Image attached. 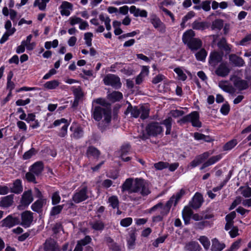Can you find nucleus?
Listing matches in <instances>:
<instances>
[{"label": "nucleus", "instance_id": "58", "mask_svg": "<svg viewBox=\"0 0 251 251\" xmlns=\"http://www.w3.org/2000/svg\"><path fill=\"white\" fill-rule=\"evenodd\" d=\"M130 149V146L129 144H126L123 145L121 148V156L123 157L124 155H126Z\"/></svg>", "mask_w": 251, "mask_h": 251}, {"label": "nucleus", "instance_id": "26", "mask_svg": "<svg viewBox=\"0 0 251 251\" xmlns=\"http://www.w3.org/2000/svg\"><path fill=\"white\" fill-rule=\"evenodd\" d=\"M44 169L43 164L42 162H37L31 166L29 171L33 172L36 176H39L42 172Z\"/></svg>", "mask_w": 251, "mask_h": 251}, {"label": "nucleus", "instance_id": "44", "mask_svg": "<svg viewBox=\"0 0 251 251\" xmlns=\"http://www.w3.org/2000/svg\"><path fill=\"white\" fill-rule=\"evenodd\" d=\"M109 98L114 101H118L123 98V94L118 91H114L110 94Z\"/></svg>", "mask_w": 251, "mask_h": 251}, {"label": "nucleus", "instance_id": "9", "mask_svg": "<svg viewBox=\"0 0 251 251\" xmlns=\"http://www.w3.org/2000/svg\"><path fill=\"white\" fill-rule=\"evenodd\" d=\"M150 21L155 28L157 29L161 32H165L166 30L165 25L161 22L160 19L156 14H151L150 16Z\"/></svg>", "mask_w": 251, "mask_h": 251}, {"label": "nucleus", "instance_id": "2", "mask_svg": "<svg viewBox=\"0 0 251 251\" xmlns=\"http://www.w3.org/2000/svg\"><path fill=\"white\" fill-rule=\"evenodd\" d=\"M92 114L93 118L97 121H100L103 117V120L98 124V126L101 130L104 129L111 122V110L107 107L101 106H93Z\"/></svg>", "mask_w": 251, "mask_h": 251}, {"label": "nucleus", "instance_id": "36", "mask_svg": "<svg viewBox=\"0 0 251 251\" xmlns=\"http://www.w3.org/2000/svg\"><path fill=\"white\" fill-rule=\"evenodd\" d=\"M89 225L95 230H102L104 227V224L101 221L90 222Z\"/></svg>", "mask_w": 251, "mask_h": 251}, {"label": "nucleus", "instance_id": "16", "mask_svg": "<svg viewBox=\"0 0 251 251\" xmlns=\"http://www.w3.org/2000/svg\"><path fill=\"white\" fill-rule=\"evenodd\" d=\"M2 226L11 228L13 226L20 223L19 219L17 217H13L11 215L8 216L2 221Z\"/></svg>", "mask_w": 251, "mask_h": 251}, {"label": "nucleus", "instance_id": "46", "mask_svg": "<svg viewBox=\"0 0 251 251\" xmlns=\"http://www.w3.org/2000/svg\"><path fill=\"white\" fill-rule=\"evenodd\" d=\"M71 90L73 92L75 98L80 99L82 97L83 93L80 87H72Z\"/></svg>", "mask_w": 251, "mask_h": 251}, {"label": "nucleus", "instance_id": "27", "mask_svg": "<svg viewBox=\"0 0 251 251\" xmlns=\"http://www.w3.org/2000/svg\"><path fill=\"white\" fill-rule=\"evenodd\" d=\"M13 195H9L2 197L0 201V206L5 208L11 206L13 203Z\"/></svg>", "mask_w": 251, "mask_h": 251}, {"label": "nucleus", "instance_id": "17", "mask_svg": "<svg viewBox=\"0 0 251 251\" xmlns=\"http://www.w3.org/2000/svg\"><path fill=\"white\" fill-rule=\"evenodd\" d=\"M203 201L202 195L199 193H196L192 200L189 202V205L194 209H198L201 207Z\"/></svg>", "mask_w": 251, "mask_h": 251}, {"label": "nucleus", "instance_id": "1", "mask_svg": "<svg viewBox=\"0 0 251 251\" xmlns=\"http://www.w3.org/2000/svg\"><path fill=\"white\" fill-rule=\"evenodd\" d=\"M122 192L127 191L129 194L139 193L145 197L151 193V190L147 182L141 178H128L122 185Z\"/></svg>", "mask_w": 251, "mask_h": 251}, {"label": "nucleus", "instance_id": "20", "mask_svg": "<svg viewBox=\"0 0 251 251\" xmlns=\"http://www.w3.org/2000/svg\"><path fill=\"white\" fill-rule=\"evenodd\" d=\"M73 4L70 2L66 1H64L60 6L61 9L60 13L62 16H69L70 15V11L73 9Z\"/></svg>", "mask_w": 251, "mask_h": 251}, {"label": "nucleus", "instance_id": "35", "mask_svg": "<svg viewBox=\"0 0 251 251\" xmlns=\"http://www.w3.org/2000/svg\"><path fill=\"white\" fill-rule=\"evenodd\" d=\"M194 137L195 139L197 140H203L206 142H211L214 141V139L209 136L205 135L203 134L198 132L194 133Z\"/></svg>", "mask_w": 251, "mask_h": 251}, {"label": "nucleus", "instance_id": "30", "mask_svg": "<svg viewBox=\"0 0 251 251\" xmlns=\"http://www.w3.org/2000/svg\"><path fill=\"white\" fill-rule=\"evenodd\" d=\"M46 200L45 199H39L32 204L31 208L34 211L40 212L43 205L46 203Z\"/></svg>", "mask_w": 251, "mask_h": 251}, {"label": "nucleus", "instance_id": "57", "mask_svg": "<svg viewBox=\"0 0 251 251\" xmlns=\"http://www.w3.org/2000/svg\"><path fill=\"white\" fill-rule=\"evenodd\" d=\"M132 222L131 218L128 217L122 219L120 222V224L122 226L127 227L130 226Z\"/></svg>", "mask_w": 251, "mask_h": 251}, {"label": "nucleus", "instance_id": "18", "mask_svg": "<svg viewBox=\"0 0 251 251\" xmlns=\"http://www.w3.org/2000/svg\"><path fill=\"white\" fill-rule=\"evenodd\" d=\"M45 251H60L56 241L51 238L47 239L44 244Z\"/></svg>", "mask_w": 251, "mask_h": 251}, {"label": "nucleus", "instance_id": "11", "mask_svg": "<svg viewBox=\"0 0 251 251\" xmlns=\"http://www.w3.org/2000/svg\"><path fill=\"white\" fill-rule=\"evenodd\" d=\"M21 225L24 227H29L33 219V213L30 211H25L21 214Z\"/></svg>", "mask_w": 251, "mask_h": 251}, {"label": "nucleus", "instance_id": "31", "mask_svg": "<svg viewBox=\"0 0 251 251\" xmlns=\"http://www.w3.org/2000/svg\"><path fill=\"white\" fill-rule=\"evenodd\" d=\"M208 27V24L206 22H199L198 21H195L192 24V27L195 30H203Z\"/></svg>", "mask_w": 251, "mask_h": 251}, {"label": "nucleus", "instance_id": "21", "mask_svg": "<svg viewBox=\"0 0 251 251\" xmlns=\"http://www.w3.org/2000/svg\"><path fill=\"white\" fill-rule=\"evenodd\" d=\"M157 209L160 210V214L162 216L167 215L170 210L169 207L166 205H163L162 202H159L151 208L150 210V212L155 211Z\"/></svg>", "mask_w": 251, "mask_h": 251}, {"label": "nucleus", "instance_id": "7", "mask_svg": "<svg viewBox=\"0 0 251 251\" xmlns=\"http://www.w3.org/2000/svg\"><path fill=\"white\" fill-rule=\"evenodd\" d=\"M103 81L105 85H110L116 89L120 88L122 84L120 78L113 74L107 75L103 78Z\"/></svg>", "mask_w": 251, "mask_h": 251}, {"label": "nucleus", "instance_id": "24", "mask_svg": "<svg viewBox=\"0 0 251 251\" xmlns=\"http://www.w3.org/2000/svg\"><path fill=\"white\" fill-rule=\"evenodd\" d=\"M129 11L136 17L140 16L141 17L146 18L148 16V12L146 10L137 8L134 5L130 7Z\"/></svg>", "mask_w": 251, "mask_h": 251}, {"label": "nucleus", "instance_id": "8", "mask_svg": "<svg viewBox=\"0 0 251 251\" xmlns=\"http://www.w3.org/2000/svg\"><path fill=\"white\" fill-rule=\"evenodd\" d=\"M88 198L87 187L84 186L81 189L76 191L73 196V201L76 203H80Z\"/></svg>", "mask_w": 251, "mask_h": 251}, {"label": "nucleus", "instance_id": "53", "mask_svg": "<svg viewBox=\"0 0 251 251\" xmlns=\"http://www.w3.org/2000/svg\"><path fill=\"white\" fill-rule=\"evenodd\" d=\"M174 71L178 75L179 79L184 81L186 79V75L183 73V71L179 68H176L175 69Z\"/></svg>", "mask_w": 251, "mask_h": 251}, {"label": "nucleus", "instance_id": "34", "mask_svg": "<svg viewBox=\"0 0 251 251\" xmlns=\"http://www.w3.org/2000/svg\"><path fill=\"white\" fill-rule=\"evenodd\" d=\"M218 47L226 51V53H229L231 51V47L226 43L225 38H223L218 43Z\"/></svg>", "mask_w": 251, "mask_h": 251}, {"label": "nucleus", "instance_id": "10", "mask_svg": "<svg viewBox=\"0 0 251 251\" xmlns=\"http://www.w3.org/2000/svg\"><path fill=\"white\" fill-rule=\"evenodd\" d=\"M230 80L232 82L234 87L239 91L246 89L248 87V83L246 80L236 75L231 76Z\"/></svg>", "mask_w": 251, "mask_h": 251}, {"label": "nucleus", "instance_id": "5", "mask_svg": "<svg viewBox=\"0 0 251 251\" xmlns=\"http://www.w3.org/2000/svg\"><path fill=\"white\" fill-rule=\"evenodd\" d=\"M146 130L149 136L156 137L162 133L163 128L161 123L152 122L147 125Z\"/></svg>", "mask_w": 251, "mask_h": 251}, {"label": "nucleus", "instance_id": "38", "mask_svg": "<svg viewBox=\"0 0 251 251\" xmlns=\"http://www.w3.org/2000/svg\"><path fill=\"white\" fill-rule=\"evenodd\" d=\"M172 118L171 117H169L164 120H163L161 123V124L164 125L166 128V134L169 135L171 133V129H172Z\"/></svg>", "mask_w": 251, "mask_h": 251}, {"label": "nucleus", "instance_id": "42", "mask_svg": "<svg viewBox=\"0 0 251 251\" xmlns=\"http://www.w3.org/2000/svg\"><path fill=\"white\" fill-rule=\"evenodd\" d=\"M223 21L221 19H216L212 22L211 28L212 29L221 30L223 26Z\"/></svg>", "mask_w": 251, "mask_h": 251}, {"label": "nucleus", "instance_id": "19", "mask_svg": "<svg viewBox=\"0 0 251 251\" xmlns=\"http://www.w3.org/2000/svg\"><path fill=\"white\" fill-rule=\"evenodd\" d=\"M33 201V198L31 190H28L24 192L21 200L22 205L27 206Z\"/></svg>", "mask_w": 251, "mask_h": 251}, {"label": "nucleus", "instance_id": "29", "mask_svg": "<svg viewBox=\"0 0 251 251\" xmlns=\"http://www.w3.org/2000/svg\"><path fill=\"white\" fill-rule=\"evenodd\" d=\"M219 87L225 92L228 93H233L235 92V89L228 84L226 81H221L218 83Z\"/></svg>", "mask_w": 251, "mask_h": 251}, {"label": "nucleus", "instance_id": "60", "mask_svg": "<svg viewBox=\"0 0 251 251\" xmlns=\"http://www.w3.org/2000/svg\"><path fill=\"white\" fill-rule=\"evenodd\" d=\"M251 41V34H249L245 36L240 41V45L246 46L249 44Z\"/></svg>", "mask_w": 251, "mask_h": 251}, {"label": "nucleus", "instance_id": "14", "mask_svg": "<svg viewBox=\"0 0 251 251\" xmlns=\"http://www.w3.org/2000/svg\"><path fill=\"white\" fill-rule=\"evenodd\" d=\"M210 153L209 152H205L200 155L197 156L195 158L190 162L189 166L192 168H194L202 163L209 156Z\"/></svg>", "mask_w": 251, "mask_h": 251}, {"label": "nucleus", "instance_id": "41", "mask_svg": "<svg viewBox=\"0 0 251 251\" xmlns=\"http://www.w3.org/2000/svg\"><path fill=\"white\" fill-rule=\"evenodd\" d=\"M50 0H35L34 2V6H38L40 10H45L46 8L47 3Z\"/></svg>", "mask_w": 251, "mask_h": 251}, {"label": "nucleus", "instance_id": "56", "mask_svg": "<svg viewBox=\"0 0 251 251\" xmlns=\"http://www.w3.org/2000/svg\"><path fill=\"white\" fill-rule=\"evenodd\" d=\"M93 34L91 32H87L84 34V39L85 40L86 44L90 47L92 45V37Z\"/></svg>", "mask_w": 251, "mask_h": 251}, {"label": "nucleus", "instance_id": "22", "mask_svg": "<svg viewBox=\"0 0 251 251\" xmlns=\"http://www.w3.org/2000/svg\"><path fill=\"white\" fill-rule=\"evenodd\" d=\"M229 61L230 64L236 67H242L245 64L244 60L235 54L229 55Z\"/></svg>", "mask_w": 251, "mask_h": 251}, {"label": "nucleus", "instance_id": "64", "mask_svg": "<svg viewBox=\"0 0 251 251\" xmlns=\"http://www.w3.org/2000/svg\"><path fill=\"white\" fill-rule=\"evenodd\" d=\"M201 8L205 11H209L210 9V1L209 0H205L201 3Z\"/></svg>", "mask_w": 251, "mask_h": 251}, {"label": "nucleus", "instance_id": "51", "mask_svg": "<svg viewBox=\"0 0 251 251\" xmlns=\"http://www.w3.org/2000/svg\"><path fill=\"white\" fill-rule=\"evenodd\" d=\"M237 144L236 140H232L226 143L224 146L223 149L224 151H228L231 150Z\"/></svg>", "mask_w": 251, "mask_h": 251}, {"label": "nucleus", "instance_id": "47", "mask_svg": "<svg viewBox=\"0 0 251 251\" xmlns=\"http://www.w3.org/2000/svg\"><path fill=\"white\" fill-rule=\"evenodd\" d=\"M63 204L53 206L50 211V215L54 216L59 214L63 208Z\"/></svg>", "mask_w": 251, "mask_h": 251}, {"label": "nucleus", "instance_id": "52", "mask_svg": "<svg viewBox=\"0 0 251 251\" xmlns=\"http://www.w3.org/2000/svg\"><path fill=\"white\" fill-rule=\"evenodd\" d=\"M222 155L219 154L215 156H212L209 159H208V160H207L206 162L208 164L209 166L210 165H212L215 163L216 162H218L219 160H220L222 158Z\"/></svg>", "mask_w": 251, "mask_h": 251}, {"label": "nucleus", "instance_id": "23", "mask_svg": "<svg viewBox=\"0 0 251 251\" xmlns=\"http://www.w3.org/2000/svg\"><path fill=\"white\" fill-rule=\"evenodd\" d=\"M70 130L73 132L72 136L75 139L82 137L83 131L82 128L76 124H73L70 127Z\"/></svg>", "mask_w": 251, "mask_h": 251}, {"label": "nucleus", "instance_id": "39", "mask_svg": "<svg viewBox=\"0 0 251 251\" xmlns=\"http://www.w3.org/2000/svg\"><path fill=\"white\" fill-rule=\"evenodd\" d=\"M59 82L57 80H53L46 82L44 84V86L48 89H54L59 86Z\"/></svg>", "mask_w": 251, "mask_h": 251}, {"label": "nucleus", "instance_id": "63", "mask_svg": "<svg viewBox=\"0 0 251 251\" xmlns=\"http://www.w3.org/2000/svg\"><path fill=\"white\" fill-rule=\"evenodd\" d=\"M68 126L69 124H65L63 125L58 134L60 137H64L67 135Z\"/></svg>", "mask_w": 251, "mask_h": 251}, {"label": "nucleus", "instance_id": "48", "mask_svg": "<svg viewBox=\"0 0 251 251\" xmlns=\"http://www.w3.org/2000/svg\"><path fill=\"white\" fill-rule=\"evenodd\" d=\"M15 31L16 29H13L8 32H5L0 39V43L3 44L6 42L8 40L9 36L13 34Z\"/></svg>", "mask_w": 251, "mask_h": 251}, {"label": "nucleus", "instance_id": "3", "mask_svg": "<svg viewBox=\"0 0 251 251\" xmlns=\"http://www.w3.org/2000/svg\"><path fill=\"white\" fill-rule=\"evenodd\" d=\"M195 33L192 29L186 31L182 36V41L193 52L201 49L202 46V41L198 38H195Z\"/></svg>", "mask_w": 251, "mask_h": 251}, {"label": "nucleus", "instance_id": "62", "mask_svg": "<svg viewBox=\"0 0 251 251\" xmlns=\"http://www.w3.org/2000/svg\"><path fill=\"white\" fill-rule=\"evenodd\" d=\"M208 224L207 221H201L195 224V227L196 229H202Z\"/></svg>", "mask_w": 251, "mask_h": 251}, {"label": "nucleus", "instance_id": "4", "mask_svg": "<svg viewBox=\"0 0 251 251\" xmlns=\"http://www.w3.org/2000/svg\"><path fill=\"white\" fill-rule=\"evenodd\" d=\"M149 111L150 109L147 105L133 107L129 105L127 108L125 114L130 113L131 116L134 118H137L140 117L141 119L144 120L149 117Z\"/></svg>", "mask_w": 251, "mask_h": 251}, {"label": "nucleus", "instance_id": "54", "mask_svg": "<svg viewBox=\"0 0 251 251\" xmlns=\"http://www.w3.org/2000/svg\"><path fill=\"white\" fill-rule=\"evenodd\" d=\"M91 240V237L87 235L83 239L78 241L77 243L83 247L90 243Z\"/></svg>", "mask_w": 251, "mask_h": 251}, {"label": "nucleus", "instance_id": "40", "mask_svg": "<svg viewBox=\"0 0 251 251\" xmlns=\"http://www.w3.org/2000/svg\"><path fill=\"white\" fill-rule=\"evenodd\" d=\"M206 56L207 52L204 49H201L200 50L195 54L196 59L201 61H204Z\"/></svg>", "mask_w": 251, "mask_h": 251}, {"label": "nucleus", "instance_id": "32", "mask_svg": "<svg viewBox=\"0 0 251 251\" xmlns=\"http://www.w3.org/2000/svg\"><path fill=\"white\" fill-rule=\"evenodd\" d=\"M184 249L187 251H200L201 248L198 243L192 241L186 244Z\"/></svg>", "mask_w": 251, "mask_h": 251}, {"label": "nucleus", "instance_id": "61", "mask_svg": "<svg viewBox=\"0 0 251 251\" xmlns=\"http://www.w3.org/2000/svg\"><path fill=\"white\" fill-rule=\"evenodd\" d=\"M33 172H31L29 171V172L27 173L25 175V177L27 180L30 182H33L35 183H36L35 180V176Z\"/></svg>", "mask_w": 251, "mask_h": 251}, {"label": "nucleus", "instance_id": "33", "mask_svg": "<svg viewBox=\"0 0 251 251\" xmlns=\"http://www.w3.org/2000/svg\"><path fill=\"white\" fill-rule=\"evenodd\" d=\"M226 247L224 243H221L217 238L212 240V250L214 251H221Z\"/></svg>", "mask_w": 251, "mask_h": 251}, {"label": "nucleus", "instance_id": "59", "mask_svg": "<svg viewBox=\"0 0 251 251\" xmlns=\"http://www.w3.org/2000/svg\"><path fill=\"white\" fill-rule=\"evenodd\" d=\"M81 21L82 19L76 16H72L69 18L70 24L72 26L77 24H80Z\"/></svg>", "mask_w": 251, "mask_h": 251}, {"label": "nucleus", "instance_id": "13", "mask_svg": "<svg viewBox=\"0 0 251 251\" xmlns=\"http://www.w3.org/2000/svg\"><path fill=\"white\" fill-rule=\"evenodd\" d=\"M223 59V54L218 51H213L210 53L209 58V63L213 67H215Z\"/></svg>", "mask_w": 251, "mask_h": 251}, {"label": "nucleus", "instance_id": "43", "mask_svg": "<svg viewBox=\"0 0 251 251\" xmlns=\"http://www.w3.org/2000/svg\"><path fill=\"white\" fill-rule=\"evenodd\" d=\"M108 202L113 208H118L119 201L116 196H112L109 197Z\"/></svg>", "mask_w": 251, "mask_h": 251}, {"label": "nucleus", "instance_id": "28", "mask_svg": "<svg viewBox=\"0 0 251 251\" xmlns=\"http://www.w3.org/2000/svg\"><path fill=\"white\" fill-rule=\"evenodd\" d=\"M192 215V210L188 206H185L182 211V217L185 225L189 224L191 217Z\"/></svg>", "mask_w": 251, "mask_h": 251}, {"label": "nucleus", "instance_id": "6", "mask_svg": "<svg viewBox=\"0 0 251 251\" xmlns=\"http://www.w3.org/2000/svg\"><path fill=\"white\" fill-rule=\"evenodd\" d=\"M190 122L192 125L194 126L200 127L201 126V123L199 121V113L194 111L183 117L178 122L181 123H185L187 122Z\"/></svg>", "mask_w": 251, "mask_h": 251}, {"label": "nucleus", "instance_id": "45", "mask_svg": "<svg viewBox=\"0 0 251 251\" xmlns=\"http://www.w3.org/2000/svg\"><path fill=\"white\" fill-rule=\"evenodd\" d=\"M199 241L205 250H207L209 248L210 242L207 237L205 236H201Z\"/></svg>", "mask_w": 251, "mask_h": 251}, {"label": "nucleus", "instance_id": "12", "mask_svg": "<svg viewBox=\"0 0 251 251\" xmlns=\"http://www.w3.org/2000/svg\"><path fill=\"white\" fill-rule=\"evenodd\" d=\"M230 71L227 63L226 62H222L217 68L215 73L218 76L224 77L228 75Z\"/></svg>", "mask_w": 251, "mask_h": 251}, {"label": "nucleus", "instance_id": "50", "mask_svg": "<svg viewBox=\"0 0 251 251\" xmlns=\"http://www.w3.org/2000/svg\"><path fill=\"white\" fill-rule=\"evenodd\" d=\"M169 164L166 162L160 161L154 164V167L157 170H161L169 167Z\"/></svg>", "mask_w": 251, "mask_h": 251}, {"label": "nucleus", "instance_id": "25", "mask_svg": "<svg viewBox=\"0 0 251 251\" xmlns=\"http://www.w3.org/2000/svg\"><path fill=\"white\" fill-rule=\"evenodd\" d=\"M86 154L89 158L98 159L100 156V152L96 148L93 146H90L87 148Z\"/></svg>", "mask_w": 251, "mask_h": 251}, {"label": "nucleus", "instance_id": "15", "mask_svg": "<svg viewBox=\"0 0 251 251\" xmlns=\"http://www.w3.org/2000/svg\"><path fill=\"white\" fill-rule=\"evenodd\" d=\"M185 192L184 190L181 189L179 192H177L176 195H174L171 197L170 200L166 202L165 205L170 208H171L173 204L176 206L178 201L185 194Z\"/></svg>", "mask_w": 251, "mask_h": 251}, {"label": "nucleus", "instance_id": "49", "mask_svg": "<svg viewBox=\"0 0 251 251\" xmlns=\"http://www.w3.org/2000/svg\"><path fill=\"white\" fill-rule=\"evenodd\" d=\"M61 200V197L59 195V192L56 191L54 192L51 197L52 204L56 205L59 203Z\"/></svg>", "mask_w": 251, "mask_h": 251}, {"label": "nucleus", "instance_id": "55", "mask_svg": "<svg viewBox=\"0 0 251 251\" xmlns=\"http://www.w3.org/2000/svg\"><path fill=\"white\" fill-rule=\"evenodd\" d=\"M135 234L134 233H131L129 235V237L127 239V244L129 249H132L135 245Z\"/></svg>", "mask_w": 251, "mask_h": 251}, {"label": "nucleus", "instance_id": "37", "mask_svg": "<svg viewBox=\"0 0 251 251\" xmlns=\"http://www.w3.org/2000/svg\"><path fill=\"white\" fill-rule=\"evenodd\" d=\"M23 191V187L21 180L16 179L13 183V186L11 188V192L16 194H19Z\"/></svg>", "mask_w": 251, "mask_h": 251}]
</instances>
